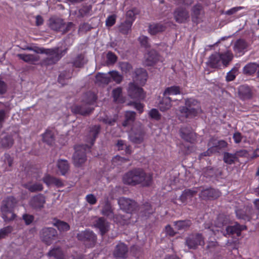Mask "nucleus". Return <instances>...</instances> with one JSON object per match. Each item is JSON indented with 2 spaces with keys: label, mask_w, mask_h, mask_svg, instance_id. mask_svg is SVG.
Masks as SVG:
<instances>
[{
  "label": "nucleus",
  "mask_w": 259,
  "mask_h": 259,
  "mask_svg": "<svg viewBox=\"0 0 259 259\" xmlns=\"http://www.w3.org/2000/svg\"><path fill=\"white\" fill-rule=\"evenodd\" d=\"M124 184L135 186L142 185L144 187L150 186L153 182V174L146 173L141 168H134L125 172L122 176Z\"/></svg>",
  "instance_id": "nucleus-1"
},
{
  "label": "nucleus",
  "mask_w": 259,
  "mask_h": 259,
  "mask_svg": "<svg viewBox=\"0 0 259 259\" xmlns=\"http://www.w3.org/2000/svg\"><path fill=\"white\" fill-rule=\"evenodd\" d=\"M32 51L37 54H44L48 57L40 62L41 66H49L57 64L62 57L66 54L68 49L65 48L63 50H60L59 47H55L51 49H45L44 48L33 47Z\"/></svg>",
  "instance_id": "nucleus-2"
},
{
  "label": "nucleus",
  "mask_w": 259,
  "mask_h": 259,
  "mask_svg": "<svg viewBox=\"0 0 259 259\" xmlns=\"http://www.w3.org/2000/svg\"><path fill=\"white\" fill-rule=\"evenodd\" d=\"M96 100L97 97L94 93L88 92L84 95L81 105L72 106L71 111L75 114L88 115L94 110V108L90 107V105H93Z\"/></svg>",
  "instance_id": "nucleus-3"
},
{
  "label": "nucleus",
  "mask_w": 259,
  "mask_h": 259,
  "mask_svg": "<svg viewBox=\"0 0 259 259\" xmlns=\"http://www.w3.org/2000/svg\"><path fill=\"white\" fill-rule=\"evenodd\" d=\"M16 203V199L13 196L7 197L2 201L1 211L5 222H9L16 219L17 215L13 212Z\"/></svg>",
  "instance_id": "nucleus-4"
},
{
  "label": "nucleus",
  "mask_w": 259,
  "mask_h": 259,
  "mask_svg": "<svg viewBox=\"0 0 259 259\" xmlns=\"http://www.w3.org/2000/svg\"><path fill=\"white\" fill-rule=\"evenodd\" d=\"M91 146L87 144L76 146L72 155V163L76 167H82L88 160L87 152L91 151Z\"/></svg>",
  "instance_id": "nucleus-5"
},
{
  "label": "nucleus",
  "mask_w": 259,
  "mask_h": 259,
  "mask_svg": "<svg viewBox=\"0 0 259 259\" xmlns=\"http://www.w3.org/2000/svg\"><path fill=\"white\" fill-rule=\"evenodd\" d=\"M40 240L46 245H51L59 238L57 231L53 227H44L39 231Z\"/></svg>",
  "instance_id": "nucleus-6"
},
{
  "label": "nucleus",
  "mask_w": 259,
  "mask_h": 259,
  "mask_svg": "<svg viewBox=\"0 0 259 259\" xmlns=\"http://www.w3.org/2000/svg\"><path fill=\"white\" fill-rule=\"evenodd\" d=\"M145 134L143 125L140 123H135L131 129L129 139L133 143L139 144L144 141Z\"/></svg>",
  "instance_id": "nucleus-7"
},
{
  "label": "nucleus",
  "mask_w": 259,
  "mask_h": 259,
  "mask_svg": "<svg viewBox=\"0 0 259 259\" xmlns=\"http://www.w3.org/2000/svg\"><path fill=\"white\" fill-rule=\"evenodd\" d=\"M77 239L83 242L89 247L94 246L97 242V236L90 230H85L78 233L76 235Z\"/></svg>",
  "instance_id": "nucleus-8"
},
{
  "label": "nucleus",
  "mask_w": 259,
  "mask_h": 259,
  "mask_svg": "<svg viewBox=\"0 0 259 259\" xmlns=\"http://www.w3.org/2000/svg\"><path fill=\"white\" fill-rule=\"evenodd\" d=\"M185 243L189 249H196L198 246H204L205 244L204 237L200 233L189 235L186 239Z\"/></svg>",
  "instance_id": "nucleus-9"
},
{
  "label": "nucleus",
  "mask_w": 259,
  "mask_h": 259,
  "mask_svg": "<svg viewBox=\"0 0 259 259\" xmlns=\"http://www.w3.org/2000/svg\"><path fill=\"white\" fill-rule=\"evenodd\" d=\"M202 112L201 108H187L180 107L177 112V116L181 120H184L188 118H193Z\"/></svg>",
  "instance_id": "nucleus-10"
},
{
  "label": "nucleus",
  "mask_w": 259,
  "mask_h": 259,
  "mask_svg": "<svg viewBox=\"0 0 259 259\" xmlns=\"http://www.w3.org/2000/svg\"><path fill=\"white\" fill-rule=\"evenodd\" d=\"M118 203L121 209L130 214L135 211L138 207L137 203L135 200L123 197L118 199Z\"/></svg>",
  "instance_id": "nucleus-11"
},
{
  "label": "nucleus",
  "mask_w": 259,
  "mask_h": 259,
  "mask_svg": "<svg viewBox=\"0 0 259 259\" xmlns=\"http://www.w3.org/2000/svg\"><path fill=\"white\" fill-rule=\"evenodd\" d=\"M128 95L132 99L143 100L145 98L143 89L139 87L135 83L130 82L127 89Z\"/></svg>",
  "instance_id": "nucleus-12"
},
{
  "label": "nucleus",
  "mask_w": 259,
  "mask_h": 259,
  "mask_svg": "<svg viewBox=\"0 0 259 259\" xmlns=\"http://www.w3.org/2000/svg\"><path fill=\"white\" fill-rule=\"evenodd\" d=\"M221 195L217 189L208 188L202 190L199 194V198L204 200H213L218 199Z\"/></svg>",
  "instance_id": "nucleus-13"
},
{
  "label": "nucleus",
  "mask_w": 259,
  "mask_h": 259,
  "mask_svg": "<svg viewBox=\"0 0 259 259\" xmlns=\"http://www.w3.org/2000/svg\"><path fill=\"white\" fill-rule=\"evenodd\" d=\"M175 21L179 23H183L189 19V12L185 8L179 7L175 9L173 13Z\"/></svg>",
  "instance_id": "nucleus-14"
},
{
  "label": "nucleus",
  "mask_w": 259,
  "mask_h": 259,
  "mask_svg": "<svg viewBox=\"0 0 259 259\" xmlns=\"http://www.w3.org/2000/svg\"><path fill=\"white\" fill-rule=\"evenodd\" d=\"M181 137L187 142L194 143L196 140V135L190 127H183L180 130Z\"/></svg>",
  "instance_id": "nucleus-15"
},
{
  "label": "nucleus",
  "mask_w": 259,
  "mask_h": 259,
  "mask_svg": "<svg viewBox=\"0 0 259 259\" xmlns=\"http://www.w3.org/2000/svg\"><path fill=\"white\" fill-rule=\"evenodd\" d=\"M65 25L64 20L59 17H51L48 21L49 28L56 32H62V29Z\"/></svg>",
  "instance_id": "nucleus-16"
},
{
  "label": "nucleus",
  "mask_w": 259,
  "mask_h": 259,
  "mask_svg": "<svg viewBox=\"0 0 259 259\" xmlns=\"http://www.w3.org/2000/svg\"><path fill=\"white\" fill-rule=\"evenodd\" d=\"M159 60V55L154 50H151L145 55L144 65L151 66L155 65Z\"/></svg>",
  "instance_id": "nucleus-17"
},
{
  "label": "nucleus",
  "mask_w": 259,
  "mask_h": 259,
  "mask_svg": "<svg viewBox=\"0 0 259 259\" xmlns=\"http://www.w3.org/2000/svg\"><path fill=\"white\" fill-rule=\"evenodd\" d=\"M94 226L99 230L102 235H104L109 231L110 224L104 218L100 217L94 222Z\"/></svg>",
  "instance_id": "nucleus-18"
},
{
  "label": "nucleus",
  "mask_w": 259,
  "mask_h": 259,
  "mask_svg": "<svg viewBox=\"0 0 259 259\" xmlns=\"http://www.w3.org/2000/svg\"><path fill=\"white\" fill-rule=\"evenodd\" d=\"M147 77L148 73L145 69L138 68L135 70L133 79L137 83L141 85H144L146 83Z\"/></svg>",
  "instance_id": "nucleus-19"
},
{
  "label": "nucleus",
  "mask_w": 259,
  "mask_h": 259,
  "mask_svg": "<svg viewBox=\"0 0 259 259\" xmlns=\"http://www.w3.org/2000/svg\"><path fill=\"white\" fill-rule=\"evenodd\" d=\"M46 203V197L42 194H38L32 197L30 204L34 209H41Z\"/></svg>",
  "instance_id": "nucleus-20"
},
{
  "label": "nucleus",
  "mask_w": 259,
  "mask_h": 259,
  "mask_svg": "<svg viewBox=\"0 0 259 259\" xmlns=\"http://www.w3.org/2000/svg\"><path fill=\"white\" fill-rule=\"evenodd\" d=\"M204 11L202 5L200 3L195 4L191 9L192 21L198 23L201 16H203Z\"/></svg>",
  "instance_id": "nucleus-21"
},
{
  "label": "nucleus",
  "mask_w": 259,
  "mask_h": 259,
  "mask_svg": "<svg viewBox=\"0 0 259 259\" xmlns=\"http://www.w3.org/2000/svg\"><path fill=\"white\" fill-rule=\"evenodd\" d=\"M128 252V247L124 243L119 242L115 246L113 255L116 258H125Z\"/></svg>",
  "instance_id": "nucleus-22"
},
{
  "label": "nucleus",
  "mask_w": 259,
  "mask_h": 259,
  "mask_svg": "<svg viewBox=\"0 0 259 259\" xmlns=\"http://www.w3.org/2000/svg\"><path fill=\"white\" fill-rule=\"evenodd\" d=\"M207 145L213 148V150L216 153L219 152L220 150L226 148L228 146V143L225 140H217L212 138L209 140Z\"/></svg>",
  "instance_id": "nucleus-23"
},
{
  "label": "nucleus",
  "mask_w": 259,
  "mask_h": 259,
  "mask_svg": "<svg viewBox=\"0 0 259 259\" xmlns=\"http://www.w3.org/2000/svg\"><path fill=\"white\" fill-rule=\"evenodd\" d=\"M239 98L242 100L251 99L252 97V92L250 88L245 85L239 87L238 91Z\"/></svg>",
  "instance_id": "nucleus-24"
},
{
  "label": "nucleus",
  "mask_w": 259,
  "mask_h": 259,
  "mask_svg": "<svg viewBox=\"0 0 259 259\" xmlns=\"http://www.w3.org/2000/svg\"><path fill=\"white\" fill-rule=\"evenodd\" d=\"M89 134L88 135L87 141L90 142L91 146L93 145L98 135L100 132L101 126L100 125H95L89 127Z\"/></svg>",
  "instance_id": "nucleus-25"
},
{
  "label": "nucleus",
  "mask_w": 259,
  "mask_h": 259,
  "mask_svg": "<svg viewBox=\"0 0 259 259\" xmlns=\"http://www.w3.org/2000/svg\"><path fill=\"white\" fill-rule=\"evenodd\" d=\"M221 58L220 53H215L211 55L207 62V65L212 68H218L221 66Z\"/></svg>",
  "instance_id": "nucleus-26"
},
{
  "label": "nucleus",
  "mask_w": 259,
  "mask_h": 259,
  "mask_svg": "<svg viewBox=\"0 0 259 259\" xmlns=\"http://www.w3.org/2000/svg\"><path fill=\"white\" fill-rule=\"evenodd\" d=\"M198 192V188H194L192 189H187L183 191L180 196V200L183 203H186L188 199H191Z\"/></svg>",
  "instance_id": "nucleus-27"
},
{
  "label": "nucleus",
  "mask_w": 259,
  "mask_h": 259,
  "mask_svg": "<svg viewBox=\"0 0 259 259\" xmlns=\"http://www.w3.org/2000/svg\"><path fill=\"white\" fill-rule=\"evenodd\" d=\"M253 209L251 207H246L244 211L241 209H238L236 210L237 217L239 219L249 221L252 217V211Z\"/></svg>",
  "instance_id": "nucleus-28"
},
{
  "label": "nucleus",
  "mask_w": 259,
  "mask_h": 259,
  "mask_svg": "<svg viewBox=\"0 0 259 259\" xmlns=\"http://www.w3.org/2000/svg\"><path fill=\"white\" fill-rule=\"evenodd\" d=\"M245 229H246V226L240 225L236 223L234 226H228L226 229V231L228 235L236 234L238 236H239L241 235V232Z\"/></svg>",
  "instance_id": "nucleus-29"
},
{
  "label": "nucleus",
  "mask_w": 259,
  "mask_h": 259,
  "mask_svg": "<svg viewBox=\"0 0 259 259\" xmlns=\"http://www.w3.org/2000/svg\"><path fill=\"white\" fill-rule=\"evenodd\" d=\"M57 167L62 176L66 175L70 169L69 163L65 159H58L57 162Z\"/></svg>",
  "instance_id": "nucleus-30"
},
{
  "label": "nucleus",
  "mask_w": 259,
  "mask_h": 259,
  "mask_svg": "<svg viewBox=\"0 0 259 259\" xmlns=\"http://www.w3.org/2000/svg\"><path fill=\"white\" fill-rule=\"evenodd\" d=\"M14 140L10 135L3 137L0 140V148L4 149L10 148L14 144Z\"/></svg>",
  "instance_id": "nucleus-31"
},
{
  "label": "nucleus",
  "mask_w": 259,
  "mask_h": 259,
  "mask_svg": "<svg viewBox=\"0 0 259 259\" xmlns=\"http://www.w3.org/2000/svg\"><path fill=\"white\" fill-rule=\"evenodd\" d=\"M166 26L161 23H153L148 27V32L151 35H155L158 33L165 31Z\"/></svg>",
  "instance_id": "nucleus-32"
},
{
  "label": "nucleus",
  "mask_w": 259,
  "mask_h": 259,
  "mask_svg": "<svg viewBox=\"0 0 259 259\" xmlns=\"http://www.w3.org/2000/svg\"><path fill=\"white\" fill-rule=\"evenodd\" d=\"M132 24V21L127 20V19H126L119 26L118 29L119 32L124 35L128 34L131 31V27Z\"/></svg>",
  "instance_id": "nucleus-33"
},
{
  "label": "nucleus",
  "mask_w": 259,
  "mask_h": 259,
  "mask_svg": "<svg viewBox=\"0 0 259 259\" xmlns=\"http://www.w3.org/2000/svg\"><path fill=\"white\" fill-rule=\"evenodd\" d=\"M131 217V215L115 214L113 220L116 224L123 226L130 223Z\"/></svg>",
  "instance_id": "nucleus-34"
},
{
  "label": "nucleus",
  "mask_w": 259,
  "mask_h": 259,
  "mask_svg": "<svg viewBox=\"0 0 259 259\" xmlns=\"http://www.w3.org/2000/svg\"><path fill=\"white\" fill-rule=\"evenodd\" d=\"M175 228L178 230H187L192 225V222L189 220H180L174 223Z\"/></svg>",
  "instance_id": "nucleus-35"
},
{
  "label": "nucleus",
  "mask_w": 259,
  "mask_h": 259,
  "mask_svg": "<svg viewBox=\"0 0 259 259\" xmlns=\"http://www.w3.org/2000/svg\"><path fill=\"white\" fill-rule=\"evenodd\" d=\"M257 64L255 63H249L246 64L243 68V73L246 75H252L257 70Z\"/></svg>",
  "instance_id": "nucleus-36"
},
{
  "label": "nucleus",
  "mask_w": 259,
  "mask_h": 259,
  "mask_svg": "<svg viewBox=\"0 0 259 259\" xmlns=\"http://www.w3.org/2000/svg\"><path fill=\"white\" fill-rule=\"evenodd\" d=\"M17 56L20 59L26 63H32L39 60V56L33 54H18Z\"/></svg>",
  "instance_id": "nucleus-37"
},
{
  "label": "nucleus",
  "mask_w": 259,
  "mask_h": 259,
  "mask_svg": "<svg viewBox=\"0 0 259 259\" xmlns=\"http://www.w3.org/2000/svg\"><path fill=\"white\" fill-rule=\"evenodd\" d=\"M136 115V113L134 111H126L124 114L125 120L122 123V126L125 127L133 123L135 120Z\"/></svg>",
  "instance_id": "nucleus-38"
},
{
  "label": "nucleus",
  "mask_w": 259,
  "mask_h": 259,
  "mask_svg": "<svg viewBox=\"0 0 259 259\" xmlns=\"http://www.w3.org/2000/svg\"><path fill=\"white\" fill-rule=\"evenodd\" d=\"M101 214L106 217L110 218V217H112L113 219V209L112 207L111 203L109 202V201H106L105 204L103 206L101 210Z\"/></svg>",
  "instance_id": "nucleus-39"
},
{
  "label": "nucleus",
  "mask_w": 259,
  "mask_h": 259,
  "mask_svg": "<svg viewBox=\"0 0 259 259\" xmlns=\"http://www.w3.org/2000/svg\"><path fill=\"white\" fill-rule=\"evenodd\" d=\"M171 101L170 97L164 96L159 104L160 111L164 112L170 109L171 107Z\"/></svg>",
  "instance_id": "nucleus-40"
},
{
  "label": "nucleus",
  "mask_w": 259,
  "mask_h": 259,
  "mask_svg": "<svg viewBox=\"0 0 259 259\" xmlns=\"http://www.w3.org/2000/svg\"><path fill=\"white\" fill-rule=\"evenodd\" d=\"M248 46V44L245 40L239 39L234 44V50L237 53H241L246 49Z\"/></svg>",
  "instance_id": "nucleus-41"
},
{
  "label": "nucleus",
  "mask_w": 259,
  "mask_h": 259,
  "mask_svg": "<svg viewBox=\"0 0 259 259\" xmlns=\"http://www.w3.org/2000/svg\"><path fill=\"white\" fill-rule=\"evenodd\" d=\"M181 94V88L179 86L174 85L166 88L163 93V96L170 97V96L180 95Z\"/></svg>",
  "instance_id": "nucleus-42"
},
{
  "label": "nucleus",
  "mask_w": 259,
  "mask_h": 259,
  "mask_svg": "<svg viewBox=\"0 0 259 259\" xmlns=\"http://www.w3.org/2000/svg\"><path fill=\"white\" fill-rule=\"evenodd\" d=\"M221 58V62L225 67L228 66L233 58V55L230 51H227L224 53H220Z\"/></svg>",
  "instance_id": "nucleus-43"
},
{
  "label": "nucleus",
  "mask_w": 259,
  "mask_h": 259,
  "mask_svg": "<svg viewBox=\"0 0 259 259\" xmlns=\"http://www.w3.org/2000/svg\"><path fill=\"white\" fill-rule=\"evenodd\" d=\"M47 254L49 256H53L56 259H65L63 251L60 247L52 248Z\"/></svg>",
  "instance_id": "nucleus-44"
},
{
  "label": "nucleus",
  "mask_w": 259,
  "mask_h": 259,
  "mask_svg": "<svg viewBox=\"0 0 259 259\" xmlns=\"http://www.w3.org/2000/svg\"><path fill=\"white\" fill-rule=\"evenodd\" d=\"M223 160L227 164L231 165L238 161L235 153L232 154L229 152H224L223 154Z\"/></svg>",
  "instance_id": "nucleus-45"
},
{
  "label": "nucleus",
  "mask_w": 259,
  "mask_h": 259,
  "mask_svg": "<svg viewBox=\"0 0 259 259\" xmlns=\"http://www.w3.org/2000/svg\"><path fill=\"white\" fill-rule=\"evenodd\" d=\"M42 140L44 142L48 145H52L55 141L54 133L50 130H47L42 135Z\"/></svg>",
  "instance_id": "nucleus-46"
},
{
  "label": "nucleus",
  "mask_w": 259,
  "mask_h": 259,
  "mask_svg": "<svg viewBox=\"0 0 259 259\" xmlns=\"http://www.w3.org/2000/svg\"><path fill=\"white\" fill-rule=\"evenodd\" d=\"M110 81V78L107 74L98 73L96 75V83L98 84H108Z\"/></svg>",
  "instance_id": "nucleus-47"
},
{
  "label": "nucleus",
  "mask_w": 259,
  "mask_h": 259,
  "mask_svg": "<svg viewBox=\"0 0 259 259\" xmlns=\"http://www.w3.org/2000/svg\"><path fill=\"white\" fill-rule=\"evenodd\" d=\"M185 106L184 107L187 108H201L199 102L196 99L193 98H187L185 100Z\"/></svg>",
  "instance_id": "nucleus-48"
},
{
  "label": "nucleus",
  "mask_w": 259,
  "mask_h": 259,
  "mask_svg": "<svg viewBox=\"0 0 259 259\" xmlns=\"http://www.w3.org/2000/svg\"><path fill=\"white\" fill-rule=\"evenodd\" d=\"M54 226L56 227L60 232H66L70 230L69 225L64 221L57 220L53 223Z\"/></svg>",
  "instance_id": "nucleus-49"
},
{
  "label": "nucleus",
  "mask_w": 259,
  "mask_h": 259,
  "mask_svg": "<svg viewBox=\"0 0 259 259\" xmlns=\"http://www.w3.org/2000/svg\"><path fill=\"white\" fill-rule=\"evenodd\" d=\"M85 63L84 56L82 54L77 55L72 62L73 65L77 68L83 67Z\"/></svg>",
  "instance_id": "nucleus-50"
},
{
  "label": "nucleus",
  "mask_w": 259,
  "mask_h": 259,
  "mask_svg": "<svg viewBox=\"0 0 259 259\" xmlns=\"http://www.w3.org/2000/svg\"><path fill=\"white\" fill-rule=\"evenodd\" d=\"M155 209H153L150 203L145 202L141 206V212L145 216L149 215L154 212Z\"/></svg>",
  "instance_id": "nucleus-51"
},
{
  "label": "nucleus",
  "mask_w": 259,
  "mask_h": 259,
  "mask_svg": "<svg viewBox=\"0 0 259 259\" xmlns=\"http://www.w3.org/2000/svg\"><path fill=\"white\" fill-rule=\"evenodd\" d=\"M25 187L31 192L41 191L44 189L42 185L40 183H37L33 184L32 185H25Z\"/></svg>",
  "instance_id": "nucleus-52"
},
{
  "label": "nucleus",
  "mask_w": 259,
  "mask_h": 259,
  "mask_svg": "<svg viewBox=\"0 0 259 259\" xmlns=\"http://www.w3.org/2000/svg\"><path fill=\"white\" fill-rule=\"evenodd\" d=\"M228 220L226 216L224 214H220L217 219L215 225L217 227L221 228L227 224Z\"/></svg>",
  "instance_id": "nucleus-53"
},
{
  "label": "nucleus",
  "mask_w": 259,
  "mask_h": 259,
  "mask_svg": "<svg viewBox=\"0 0 259 259\" xmlns=\"http://www.w3.org/2000/svg\"><path fill=\"white\" fill-rule=\"evenodd\" d=\"M238 70V69L237 67L233 68L230 71L227 73L226 76V80L227 82L234 80L235 79Z\"/></svg>",
  "instance_id": "nucleus-54"
},
{
  "label": "nucleus",
  "mask_w": 259,
  "mask_h": 259,
  "mask_svg": "<svg viewBox=\"0 0 259 259\" xmlns=\"http://www.w3.org/2000/svg\"><path fill=\"white\" fill-rule=\"evenodd\" d=\"M92 7L91 6H83L78 11V17H84L89 16Z\"/></svg>",
  "instance_id": "nucleus-55"
},
{
  "label": "nucleus",
  "mask_w": 259,
  "mask_h": 259,
  "mask_svg": "<svg viewBox=\"0 0 259 259\" xmlns=\"http://www.w3.org/2000/svg\"><path fill=\"white\" fill-rule=\"evenodd\" d=\"M13 231V227L8 226L0 230V239L5 238Z\"/></svg>",
  "instance_id": "nucleus-56"
},
{
  "label": "nucleus",
  "mask_w": 259,
  "mask_h": 259,
  "mask_svg": "<svg viewBox=\"0 0 259 259\" xmlns=\"http://www.w3.org/2000/svg\"><path fill=\"white\" fill-rule=\"evenodd\" d=\"M71 78L69 72L67 71H62L58 77V82L62 84H65L64 81L65 79H69Z\"/></svg>",
  "instance_id": "nucleus-57"
},
{
  "label": "nucleus",
  "mask_w": 259,
  "mask_h": 259,
  "mask_svg": "<svg viewBox=\"0 0 259 259\" xmlns=\"http://www.w3.org/2000/svg\"><path fill=\"white\" fill-rule=\"evenodd\" d=\"M129 160H130L128 158H125L120 156L116 155L112 158V163L115 165H119L123 163H125Z\"/></svg>",
  "instance_id": "nucleus-58"
},
{
  "label": "nucleus",
  "mask_w": 259,
  "mask_h": 259,
  "mask_svg": "<svg viewBox=\"0 0 259 259\" xmlns=\"http://www.w3.org/2000/svg\"><path fill=\"white\" fill-rule=\"evenodd\" d=\"M203 174L206 177H212L216 175V171L213 167L208 166L203 169Z\"/></svg>",
  "instance_id": "nucleus-59"
},
{
  "label": "nucleus",
  "mask_w": 259,
  "mask_h": 259,
  "mask_svg": "<svg viewBox=\"0 0 259 259\" xmlns=\"http://www.w3.org/2000/svg\"><path fill=\"white\" fill-rule=\"evenodd\" d=\"M109 74L113 80L117 83H119L122 80V76L117 71H112L109 72Z\"/></svg>",
  "instance_id": "nucleus-60"
},
{
  "label": "nucleus",
  "mask_w": 259,
  "mask_h": 259,
  "mask_svg": "<svg viewBox=\"0 0 259 259\" xmlns=\"http://www.w3.org/2000/svg\"><path fill=\"white\" fill-rule=\"evenodd\" d=\"M149 116L152 119L156 120H159L161 118V114L159 113L157 109L153 108L149 112Z\"/></svg>",
  "instance_id": "nucleus-61"
},
{
  "label": "nucleus",
  "mask_w": 259,
  "mask_h": 259,
  "mask_svg": "<svg viewBox=\"0 0 259 259\" xmlns=\"http://www.w3.org/2000/svg\"><path fill=\"white\" fill-rule=\"evenodd\" d=\"M121 93L122 89L120 87L117 88L112 91V97L114 102H117L119 100Z\"/></svg>",
  "instance_id": "nucleus-62"
},
{
  "label": "nucleus",
  "mask_w": 259,
  "mask_h": 259,
  "mask_svg": "<svg viewBox=\"0 0 259 259\" xmlns=\"http://www.w3.org/2000/svg\"><path fill=\"white\" fill-rule=\"evenodd\" d=\"M138 40L140 41L141 46H142L144 48H150V45L149 42V38L147 36L144 35L141 36L139 37Z\"/></svg>",
  "instance_id": "nucleus-63"
},
{
  "label": "nucleus",
  "mask_w": 259,
  "mask_h": 259,
  "mask_svg": "<svg viewBox=\"0 0 259 259\" xmlns=\"http://www.w3.org/2000/svg\"><path fill=\"white\" fill-rule=\"evenodd\" d=\"M119 66L121 71L125 73L130 72L132 69V65L127 62H122L120 64Z\"/></svg>",
  "instance_id": "nucleus-64"
}]
</instances>
